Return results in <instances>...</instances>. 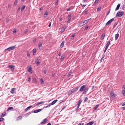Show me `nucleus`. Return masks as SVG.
<instances>
[{
    "instance_id": "nucleus-1",
    "label": "nucleus",
    "mask_w": 125,
    "mask_h": 125,
    "mask_svg": "<svg viewBox=\"0 0 125 125\" xmlns=\"http://www.w3.org/2000/svg\"><path fill=\"white\" fill-rule=\"evenodd\" d=\"M88 90V88L86 87V85H84L81 87L79 91L81 92L83 91V94H85L86 93Z\"/></svg>"
},
{
    "instance_id": "nucleus-2",
    "label": "nucleus",
    "mask_w": 125,
    "mask_h": 125,
    "mask_svg": "<svg viewBox=\"0 0 125 125\" xmlns=\"http://www.w3.org/2000/svg\"><path fill=\"white\" fill-rule=\"evenodd\" d=\"M124 14V12L123 11H118L116 15V17H121Z\"/></svg>"
},
{
    "instance_id": "nucleus-3",
    "label": "nucleus",
    "mask_w": 125,
    "mask_h": 125,
    "mask_svg": "<svg viewBox=\"0 0 125 125\" xmlns=\"http://www.w3.org/2000/svg\"><path fill=\"white\" fill-rule=\"evenodd\" d=\"M16 48V47L15 46H12L9 47L8 48L5 50V51L8 50L9 51H10L11 50H13L15 49Z\"/></svg>"
},
{
    "instance_id": "nucleus-4",
    "label": "nucleus",
    "mask_w": 125,
    "mask_h": 125,
    "mask_svg": "<svg viewBox=\"0 0 125 125\" xmlns=\"http://www.w3.org/2000/svg\"><path fill=\"white\" fill-rule=\"evenodd\" d=\"M27 70L28 71L31 73H32V68L30 65H29L27 67Z\"/></svg>"
},
{
    "instance_id": "nucleus-5",
    "label": "nucleus",
    "mask_w": 125,
    "mask_h": 125,
    "mask_svg": "<svg viewBox=\"0 0 125 125\" xmlns=\"http://www.w3.org/2000/svg\"><path fill=\"white\" fill-rule=\"evenodd\" d=\"M82 101L81 99L80 100L78 101V103L77 104V109H78L79 106L81 104V102H82Z\"/></svg>"
},
{
    "instance_id": "nucleus-6",
    "label": "nucleus",
    "mask_w": 125,
    "mask_h": 125,
    "mask_svg": "<svg viewBox=\"0 0 125 125\" xmlns=\"http://www.w3.org/2000/svg\"><path fill=\"white\" fill-rule=\"evenodd\" d=\"M114 20V18H113L110 20L106 24V25H108L110 24Z\"/></svg>"
},
{
    "instance_id": "nucleus-7",
    "label": "nucleus",
    "mask_w": 125,
    "mask_h": 125,
    "mask_svg": "<svg viewBox=\"0 0 125 125\" xmlns=\"http://www.w3.org/2000/svg\"><path fill=\"white\" fill-rule=\"evenodd\" d=\"M79 88V87L78 86H77V87L75 88H74L72 89L71 90V93H73L75 91L77 90Z\"/></svg>"
},
{
    "instance_id": "nucleus-8",
    "label": "nucleus",
    "mask_w": 125,
    "mask_h": 125,
    "mask_svg": "<svg viewBox=\"0 0 125 125\" xmlns=\"http://www.w3.org/2000/svg\"><path fill=\"white\" fill-rule=\"evenodd\" d=\"M42 110V109H40L37 110H35L33 111V112L34 113H37L41 111Z\"/></svg>"
},
{
    "instance_id": "nucleus-9",
    "label": "nucleus",
    "mask_w": 125,
    "mask_h": 125,
    "mask_svg": "<svg viewBox=\"0 0 125 125\" xmlns=\"http://www.w3.org/2000/svg\"><path fill=\"white\" fill-rule=\"evenodd\" d=\"M122 94H125V85H124L122 87Z\"/></svg>"
},
{
    "instance_id": "nucleus-10",
    "label": "nucleus",
    "mask_w": 125,
    "mask_h": 125,
    "mask_svg": "<svg viewBox=\"0 0 125 125\" xmlns=\"http://www.w3.org/2000/svg\"><path fill=\"white\" fill-rule=\"evenodd\" d=\"M42 43L41 42H40L39 43L38 45V48L39 49V50H41L42 48Z\"/></svg>"
},
{
    "instance_id": "nucleus-11",
    "label": "nucleus",
    "mask_w": 125,
    "mask_h": 125,
    "mask_svg": "<svg viewBox=\"0 0 125 125\" xmlns=\"http://www.w3.org/2000/svg\"><path fill=\"white\" fill-rule=\"evenodd\" d=\"M71 15H68V20L67 21V22L68 23H69L70 22V21L71 20Z\"/></svg>"
},
{
    "instance_id": "nucleus-12",
    "label": "nucleus",
    "mask_w": 125,
    "mask_h": 125,
    "mask_svg": "<svg viewBox=\"0 0 125 125\" xmlns=\"http://www.w3.org/2000/svg\"><path fill=\"white\" fill-rule=\"evenodd\" d=\"M16 89V88H13L11 89V91H10V92L12 94H14L15 93V90Z\"/></svg>"
},
{
    "instance_id": "nucleus-13",
    "label": "nucleus",
    "mask_w": 125,
    "mask_h": 125,
    "mask_svg": "<svg viewBox=\"0 0 125 125\" xmlns=\"http://www.w3.org/2000/svg\"><path fill=\"white\" fill-rule=\"evenodd\" d=\"M83 21L79 22L78 23L79 25V26H81L84 25V24H83Z\"/></svg>"
},
{
    "instance_id": "nucleus-14",
    "label": "nucleus",
    "mask_w": 125,
    "mask_h": 125,
    "mask_svg": "<svg viewBox=\"0 0 125 125\" xmlns=\"http://www.w3.org/2000/svg\"><path fill=\"white\" fill-rule=\"evenodd\" d=\"M91 19H90L88 20H86L84 21H83V24H86L88 22L89 20H90Z\"/></svg>"
},
{
    "instance_id": "nucleus-15",
    "label": "nucleus",
    "mask_w": 125,
    "mask_h": 125,
    "mask_svg": "<svg viewBox=\"0 0 125 125\" xmlns=\"http://www.w3.org/2000/svg\"><path fill=\"white\" fill-rule=\"evenodd\" d=\"M119 36V34L118 33H117V34H115V40H116L117 39L118 37Z\"/></svg>"
},
{
    "instance_id": "nucleus-16",
    "label": "nucleus",
    "mask_w": 125,
    "mask_h": 125,
    "mask_svg": "<svg viewBox=\"0 0 125 125\" xmlns=\"http://www.w3.org/2000/svg\"><path fill=\"white\" fill-rule=\"evenodd\" d=\"M8 67L11 69H12L15 67L14 65H8Z\"/></svg>"
},
{
    "instance_id": "nucleus-17",
    "label": "nucleus",
    "mask_w": 125,
    "mask_h": 125,
    "mask_svg": "<svg viewBox=\"0 0 125 125\" xmlns=\"http://www.w3.org/2000/svg\"><path fill=\"white\" fill-rule=\"evenodd\" d=\"M48 13V12L46 11L44 15V18L46 17Z\"/></svg>"
},
{
    "instance_id": "nucleus-18",
    "label": "nucleus",
    "mask_w": 125,
    "mask_h": 125,
    "mask_svg": "<svg viewBox=\"0 0 125 125\" xmlns=\"http://www.w3.org/2000/svg\"><path fill=\"white\" fill-rule=\"evenodd\" d=\"M94 122L93 121L89 122L87 124V125H92L94 124Z\"/></svg>"
},
{
    "instance_id": "nucleus-19",
    "label": "nucleus",
    "mask_w": 125,
    "mask_h": 125,
    "mask_svg": "<svg viewBox=\"0 0 125 125\" xmlns=\"http://www.w3.org/2000/svg\"><path fill=\"white\" fill-rule=\"evenodd\" d=\"M65 55L64 53L62 54L61 57V59L62 60L64 59V58L65 57Z\"/></svg>"
},
{
    "instance_id": "nucleus-20",
    "label": "nucleus",
    "mask_w": 125,
    "mask_h": 125,
    "mask_svg": "<svg viewBox=\"0 0 125 125\" xmlns=\"http://www.w3.org/2000/svg\"><path fill=\"white\" fill-rule=\"evenodd\" d=\"M110 96L112 98H115L116 96V94H110Z\"/></svg>"
},
{
    "instance_id": "nucleus-21",
    "label": "nucleus",
    "mask_w": 125,
    "mask_h": 125,
    "mask_svg": "<svg viewBox=\"0 0 125 125\" xmlns=\"http://www.w3.org/2000/svg\"><path fill=\"white\" fill-rule=\"evenodd\" d=\"M120 4H118L117 5V7H116V8L115 9V10H117L119 9V7L120 6Z\"/></svg>"
},
{
    "instance_id": "nucleus-22",
    "label": "nucleus",
    "mask_w": 125,
    "mask_h": 125,
    "mask_svg": "<svg viewBox=\"0 0 125 125\" xmlns=\"http://www.w3.org/2000/svg\"><path fill=\"white\" fill-rule=\"evenodd\" d=\"M110 41L107 42L106 44V47H107V48H108V47L110 44Z\"/></svg>"
},
{
    "instance_id": "nucleus-23",
    "label": "nucleus",
    "mask_w": 125,
    "mask_h": 125,
    "mask_svg": "<svg viewBox=\"0 0 125 125\" xmlns=\"http://www.w3.org/2000/svg\"><path fill=\"white\" fill-rule=\"evenodd\" d=\"M32 107V105H31L30 106H29V107H27L25 109V111H27L28 110V109H30V108H31Z\"/></svg>"
},
{
    "instance_id": "nucleus-24",
    "label": "nucleus",
    "mask_w": 125,
    "mask_h": 125,
    "mask_svg": "<svg viewBox=\"0 0 125 125\" xmlns=\"http://www.w3.org/2000/svg\"><path fill=\"white\" fill-rule=\"evenodd\" d=\"M99 106V104H97L96 105L94 106V108L95 110H96L97 108Z\"/></svg>"
},
{
    "instance_id": "nucleus-25",
    "label": "nucleus",
    "mask_w": 125,
    "mask_h": 125,
    "mask_svg": "<svg viewBox=\"0 0 125 125\" xmlns=\"http://www.w3.org/2000/svg\"><path fill=\"white\" fill-rule=\"evenodd\" d=\"M65 30V28L64 27H63L61 28V32L62 33Z\"/></svg>"
},
{
    "instance_id": "nucleus-26",
    "label": "nucleus",
    "mask_w": 125,
    "mask_h": 125,
    "mask_svg": "<svg viewBox=\"0 0 125 125\" xmlns=\"http://www.w3.org/2000/svg\"><path fill=\"white\" fill-rule=\"evenodd\" d=\"M36 52V50L35 49H34L33 50V55H34Z\"/></svg>"
},
{
    "instance_id": "nucleus-27",
    "label": "nucleus",
    "mask_w": 125,
    "mask_h": 125,
    "mask_svg": "<svg viewBox=\"0 0 125 125\" xmlns=\"http://www.w3.org/2000/svg\"><path fill=\"white\" fill-rule=\"evenodd\" d=\"M25 5H23L21 9V11H22L24 10V9L25 8Z\"/></svg>"
},
{
    "instance_id": "nucleus-28",
    "label": "nucleus",
    "mask_w": 125,
    "mask_h": 125,
    "mask_svg": "<svg viewBox=\"0 0 125 125\" xmlns=\"http://www.w3.org/2000/svg\"><path fill=\"white\" fill-rule=\"evenodd\" d=\"M75 36V34H72V36L71 37V39H73L74 38V37Z\"/></svg>"
},
{
    "instance_id": "nucleus-29",
    "label": "nucleus",
    "mask_w": 125,
    "mask_h": 125,
    "mask_svg": "<svg viewBox=\"0 0 125 125\" xmlns=\"http://www.w3.org/2000/svg\"><path fill=\"white\" fill-rule=\"evenodd\" d=\"M63 41L62 42V43H61V46H60V47L61 48H62L63 47V45H64V42H63Z\"/></svg>"
},
{
    "instance_id": "nucleus-30",
    "label": "nucleus",
    "mask_w": 125,
    "mask_h": 125,
    "mask_svg": "<svg viewBox=\"0 0 125 125\" xmlns=\"http://www.w3.org/2000/svg\"><path fill=\"white\" fill-rule=\"evenodd\" d=\"M13 108L12 107H8L7 109V111H8L9 110H11L13 109Z\"/></svg>"
},
{
    "instance_id": "nucleus-31",
    "label": "nucleus",
    "mask_w": 125,
    "mask_h": 125,
    "mask_svg": "<svg viewBox=\"0 0 125 125\" xmlns=\"http://www.w3.org/2000/svg\"><path fill=\"white\" fill-rule=\"evenodd\" d=\"M55 103V100H54L53 101L51 104L52 105L54 104Z\"/></svg>"
},
{
    "instance_id": "nucleus-32",
    "label": "nucleus",
    "mask_w": 125,
    "mask_h": 125,
    "mask_svg": "<svg viewBox=\"0 0 125 125\" xmlns=\"http://www.w3.org/2000/svg\"><path fill=\"white\" fill-rule=\"evenodd\" d=\"M6 115V113L5 112H4L3 113H2V115H1V117H4V116Z\"/></svg>"
},
{
    "instance_id": "nucleus-33",
    "label": "nucleus",
    "mask_w": 125,
    "mask_h": 125,
    "mask_svg": "<svg viewBox=\"0 0 125 125\" xmlns=\"http://www.w3.org/2000/svg\"><path fill=\"white\" fill-rule=\"evenodd\" d=\"M99 0H96L95 2H94V4H96L98 2V1H99Z\"/></svg>"
},
{
    "instance_id": "nucleus-34",
    "label": "nucleus",
    "mask_w": 125,
    "mask_h": 125,
    "mask_svg": "<svg viewBox=\"0 0 125 125\" xmlns=\"http://www.w3.org/2000/svg\"><path fill=\"white\" fill-rule=\"evenodd\" d=\"M40 81L41 82V83L42 84H43L44 82L43 79L42 78H41V79Z\"/></svg>"
},
{
    "instance_id": "nucleus-35",
    "label": "nucleus",
    "mask_w": 125,
    "mask_h": 125,
    "mask_svg": "<svg viewBox=\"0 0 125 125\" xmlns=\"http://www.w3.org/2000/svg\"><path fill=\"white\" fill-rule=\"evenodd\" d=\"M104 36H105V35L104 34H103L101 36V38L102 39H103L104 38Z\"/></svg>"
},
{
    "instance_id": "nucleus-36",
    "label": "nucleus",
    "mask_w": 125,
    "mask_h": 125,
    "mask_svg": "<svg viewBox=\"0 0 125 125\" xmlns=\"http://www.w3.org/2000/svg\"><path fill=\"white\" fill-rule=\"evenodd\" d=\"M4 120L3 118L2 117H1L0 118V122L1 121H3Z\"/></svg>"
},
{
    "instance_id": "nucleus-37",
    "label": "nucleus",
    "mask_w": 125,
    "mask_h": 125,
    "mask_svg": "<svg viewBox=\"0 0 125 125\" xmlns=\"http://www.w3.org/2000/svg\"><path fill=\"white\" fill-rule=\"evenodd\" d=\"M13 33H16V29H14L13 30Z\"/></svg>"
},
{
    "instance_id": "nucleus-38",
    "label": "nucleus",
    "mask_w": 125,
    "mask_h": 125,
    "mask_svg": "<svg viewBox=\"0 0 125 125\" xmlns=\"http://www.w3.org/2000/svg\"><path fill=\"white\" fill-rule=\"evenodd\" d=\"M51 104H49L47 106H46L45 107V108H47V107H50V106L51 105Z\"/></svg>"
},
{
    "instance_id": "nucleus-39",
    "label": "nucleus",
    "mask_w": 125,
    "mask_h": 125,
    "mask_svg": "<svg viewBox=\"0 0 125 125\" xmlns=\"http://www.w3.org/2000/svg\"><path fill=\"white\" fill-rule=\"evenodd\" d=\"M17 0H15V1L14 2V5H17Z\"/></svg>"
},
{
    "instance_id": "nucleus-40",
    "label": "nucleus",
    "mask_w": 125,
    "mask_h": 125,
    "mask_svg": "<svg viewBox=\"0 0 125 125\" xmlns=\"http://www.w3.org/2000/svg\"><path fill=\"white\" fill-rule=\"evenodd\" d=\"M111 93L110 94H114V93L113 92V90H111V91H109Z\"/></svg>"
},
{
    "instance_id": "nucleus-41",
    "label": "nucleus",
    "mask_w": 125,
    "mask_h": 125,
    "mask_svg": "<svg viewBox=\"0 0 125 125\" xmlns=\"http://www.w3.org/2000/svg\"><path fill=\"white\" fill-rule=\"evenodd\" d=\"M33 81L35 83H36L37 82L36 79L35 78H34L33 79Z\"/></svg>"
},
{
    "instance_id": "nucleus-42",
    "label": "nucleus",
    "mask_w": 125,
    "mask_h": 125,
    "mask_svg": "<svg viewBox=\"0 0 125 125\" xmlns=\"http://www.w3.org/2000/svg\"><path fill=\"white\" fill-rule=\"evenodd\" d=\"M88 100V98L87 97H86L85 99H84V102H86V101L87 100Z\"/></svg>"
},
{
    "instance_id": "nucleus-43",
    "label": "nucleus",
    "mask_w": 125,
    "mask_h": 125,
    "mask_svg": "<svg viewBox=\"0 0 125 125\" xmlns=\"http://www.w3.org/2000/svg\"><path fill=\"white\" fill-rule=\"evenodd\" d=\"M44 120V124H45V123L47 121V118L45 119Z\"/></svg>"
},
{
    "instance_id": "nucleus-44",
    "label": "nucleus",
    "mask_w": 125,
    "mask_h": 125,
    "mask_svg": "<svg viewBox=\"0 0 125 125\" xmlns=\"http://www.w3.org/2000/svg\"><path fill=\"white\" fill-rule=\"evenodd\" d=\"M121 105L122 106H123L125 105V102L122 103H121Z\"/></svg>"
},
{
    "instance_id": "nucleus-45",
    "label": "nucleus",
    "mask_w": 125,
    "mask_h": 125,
    "mask_svg": "<svg viewBox=\"0 0 125 125\" xmlns=\"http://www.w3.org/2000/svg\"><path fill=\"white\" fill-rule=\"evenodd\" d=\"M71 71H70L69 73H68V76L69 77L70 76V75H71Z\"/></svg>"
},
{
    "instance_id": "nucleus-46",
    "label": "nucleus",
    "mask_w": 125,
    "mask_h": 125,
    "mask_svg": "<svg viewBox=\"0 0 125 125\" xmlns=\"http://www.w3.org/2000/svg\"><path fill=\"white\" fill-rule=\"evenodd\" d=\"M64 101V100H60L59 102L60 104L62 103V102H63Z\"/></svg>"
},
{
    "instance_id": "nucleus-47",
    "label": "nucleus",
    "mask_w": 125,
    "mask_h": 125,
    "mask_svg": "<svg viewBox=\"0 0 125 125\" xmlns=\"http://www.w3.org/2000/svg\"><path fill=\"white\" fill-rule=\"evenodd\" d=\"M11 8V6L10 5V4H8V8Z\"/></svg>"
},
{
    "instance_id": "nucleus-48",
    "label": "nucleus",
    "mask_w": 125,
    "mask_h": 125,
    "mask_svg": "<svg viewBox=\"0 0 125 125\" xmlns=\"http://www.w3.org/2000/svg\"><path fill=\"white\" fill-rule=\"evenodd\" d=\"M71 9V7H70L67 10V11H70V10Z\"/></svg>"
},
{
    "instance_id": "nucleus-49",
    "label": "nucleus",
    "mask_w": 125,
    "mask_h": 125,
    "mask_svg": "<svg viewBox=\"0 0 125 125\" xmlns=\"http://www.w3.org/2000/svg\"><path fill=\"white\" fill-rule=\"evenodd\" d=\"M59 0H58L57 1H56L55 5H57L58 4V1Z\"/></svg>"
},
{
    "instance_id": "nucleus-50",
    "label": "nucleus",
    "mask_w": 125,
    "mask_h": 125,
    "mask_svg": "<svg viewBox=\"0 0 125 125\" xmlns=\"http://www.w3.org/2000/svg\"><path fill=\"white\" fill-rule=\"evenodd\" d=\"M108 48H107V47H105V50H104V52L105 53V52H106V50Z\"/></svg>"
},
{
    "instance_id": "nucleus-51",
    "label": "nucleus",
    "mask_w": 125,
    "mask_h": 125,
    "mask_svg": "<svg viewBox=\"0 0 125 125\" xmlns=\"http://www.w3.org/2000/svg\"><path fill=\"white\" fill-rule=\"evenodd\" d=\"M27 31H28V30L27 29L24 32L26 34L27 33Z\"/></svg>"
},
{
    "instance_id": "nucleus-52",
    "label": "nucleus",
    "mask_w": 125,
    "mask_h": 125,
    "mask_svg": "<svg viewBox=\"0 0 125 125\" xmlns=\"http://www.w3.org/2000/svg\"><path fill=\"white\" fill-rule=\"evenodd\" d=\"M27 56L29 57H30V56L29 54V52H28L27 54Z\"/></svg>"
},
{
    "instance_id": "nucleus-53",
    "label": "nucleus",
    "mask_w": 125,
    "mask_h": 125,
    "mask_svg": "<svg viewBox=\"0 0 125 125\" xmlns=\"http://www.w3.org/2000/svg\"><path fill=\"white\" fill-rule=\"evenodd\" d=\"M39 103L40 104H41L44 103V102H43L42 101L39 102Z\"/></svg>"
},
{
    "instance_id": "nucleus-54",
    "label": "nucleus",
    "mask_w": 125,
    "mask_h": 125,
    "mask_svg": "<svg viewBox=\"0 0 125 125\" xmlns=\"http://www.w3.org/2000/svg\"><path fill=\"white\" fill-rule=\"evenodd\" d=\"M101 8H98L97 9V10L98 11H99L100 10Z\"/></svg>"
},
{
    "instance_id": "nucleus-55",
    "label": "nucleus",
    "mask_w": 125,
    "mask_h": 125,
    "mask_svg": "<svg viewBox=\"0 0 125 125\" xmlns=\"http://www.w3.org/2000/svg\"><path fill=\"white\" fill-rule=\"evenodd\" d=\"M44 120H43L42 122H41V124H44Z\"/></svg>"
},
{
    "instance_id": "nucleus-56",
    "label": "nucleus",
    "mask_w": 125,
    "mask_h": 125,
    "mask_svg": "<svg viewBox=\"0 0 125 125\" xmlns=\"http://www.w3.org/2000/svg\"><path fill=\"white\" fill-rule=\"evenodd\" d=\"M61 55V53L60 52H59L58 54V55L59 56H60Z\"/></svg>"
},
{
    "instance_id": "nucleus-57",
    "label": "nucleus",
    "mask_w": 125,
    "mask_h": 125,
    "mask_svg": "<svg viewBox=\"0 0 125 125\" xmlns=\"http://www.w3.org/2000/svg\"><path fill=\"white\" fill-rule=\"evenodd\" d=\"M36 64L37 65H39L40 64V62H37Z\"/></svg>"
},
{
    "instance_id": "nucleus-58",
    "label": "nucleus",
    "mask_w": 125,
    "mask_h": 125,
    "mask_svg": "<svg viewBox=\"0 0 125 125\" xmlns=\"http://www.w3.org/2000/svg\"><path fill=\"white\" fill-rule=\"evenodd\" d=\"M104 55L103 54V56L102 57V58H101V59H103L104 58Z\"/></svg>"
},
{
    "instance_id": "nucleus-59",
    "label": "nucleus",
    "mask_w": 125,
    "mask_h": 125,
    "mask_svg": "<svg viewBox=\"0 0 125 125\" xmlns=\"http://www.w3.org/2000/svg\"><path fill=\"white\" fill-rule=\"evenodd\" d=\"M122 109L124 110H125V106L122 107Z\"/></svg>"
},
{
    "instance_id": "nucleus-60",
    "label": "nucleus",
    "mask_w": 125,
    "mask_h": 125,
    "mask_svg": "<svg viewBox=\"0 0 125 125\" xmlns=\"http://www.w3.org/2000/svg\"><path fill=\"white\" fill-rule=\"evenodd\" d=\"M67 106H64L62 109V110H63L65 107H66Z\"/></svg>"
},
{
    "instance_id": "nucleus-61",
    "label": "nucleus",
    "mask_w": 125,
    "mask_h": 125,
    "mask_svg": "<svg viewBox=\"0 0 125 125\" xmlns=\"http://www.w3.org/2000/svg\"><path fill=\"white\" fill-rule=\"evenodd\" d=\"M20 10V7L18 8V11H19Z\"/></svg>"
},
{
    "instance_id": "nucleus-62",
    "label": "nucleus",
    "mask_w": 125,
    "mask_h": 125,
    "mask_svg": "<svg viewBox=\"0 0 125 125\" xmlns=\"http://www.w3.org/2000/svg\"><path fill=\"white\" fill-rule=\"evenodd\" d=\"M31 81V78H28V81L29 82H30Z\"/></svg>"
},
{
    "instance_id": "nucleus-63",
    "label": "nucleus",
    "mask_w": 125,
    "mask_h": 125,
    "mask_svg": "<svg viewBox=\"0 0 125 125\" xmlns=\"http://www.w3.org/2000/svg\"><path fill=\"white\" fill-rule=\"evenodd\" d=\"M62 20V18L61 17H60L59 19V20L60 21H61Z\"/></svg>"
},
{
    "instance_id": "nucleus-64",
    "label": "nucleus",
    "mask_w": 125,
    "mask_h": 125,
    "mask_svg": "<svg viewBox=\"0 0 125 125\" xmlns=\"http://www.w3.org/2000/svg\"><path fill=\"white\" fill-rule=\"evenodd\" d=\"M47 125H51V124L50 123H49L47 124Z\"/></svg>"
}]
</instances>
